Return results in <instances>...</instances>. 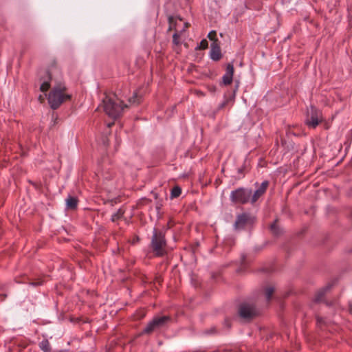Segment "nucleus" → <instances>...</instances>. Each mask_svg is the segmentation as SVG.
Instances as JSON below:
<instances>
[{
	"label": "nucleus",
	"mask_w": 352,
	"mask_h": 352,
	"mask_svg": "<svg viewBox=\"0 0 352 352\" xmlns=\"http://www.w3.org/2000/svg\"><path fill=\"white\" fill-rule=\"evenodd\" d=\"M142 96L138 93H134L133 97L128 99L127 103L120 100L116 94L106 95L102 101L103 110H124L125 108H134L140 103Z\"/></svg>",
	"instance_id": "1"
},
{
	"label": "nucleus",
	"mask_w": 352,
	"mask_h": 352,
	"mask_svg": "<svg viewBox=\"0 0 352 352\" xmlns=\"http://www.w3.org/2000/svg\"><path fill=\"white\" fill-rule=\"evenodd\" d=\"M166 240L162 230L154 228L151 241V248L157 256H163L166 254Z\"/></svg>",
	"instance_id": "2"
},
{
	"label": "nucleus",
	"mask_w": 352,
	"mask_h": 352,
	"mask_svg": "<svg viewBox=\"0 0 352 352\" xmlns=\"http://www.w3.org/2000/svg\"><path fill=\"white\" fill-rule=\"evenodd\" d=\"M65 91L64 86H58L52 89L48 96V102L52 109H56L61 104L71 99V95Z\"/></svg>",
	"instance_id": "3"
},
{
	"label": "nucleus",
	"mask_w": 352,
	"mask_h": 352,
	"mask_svg": "<svg viewBox=\"0 0 352 352\" xmlns=\"http://www.w3.org/2000/svg\"><path fill=\"white\" fill-rule=\"evenodd\" d=\"M251 195V189L241 187L230 192V200L234 204L244 205L250 202Z\"/></svg>",
	"instance_id": "4"
},
{
	"label": "nucleus",
	"mask_w": 352,
	"mask_h": 352,
	"mask_svg": "<svg viewBox=\"0 0 352 352\" xmlns=\"http://www.w3.org/2000/svg\"><path fill=\"white\" fill-rule=\"evenodd\" d=\"M169 320L170 318L166 316L154 317L153 319L146 324L141 334H151L155 331L164 327Z\"/></svg>",
	"instance_id": "5"
},
{
	"label": "nucleus",
	"mask_w": 352,
	"mask_h": 352,
	"mask_svg": "<svg viewBox=\"0 0 352 352\" xmlns=\"http://www.w3.org/2000/svg\"><path fill=\"white\" fill-rule=\"evenodd\" d=\"M258 310L252 303L243 302L239 306V315L243 319L251 320L258 315Z\"/></svg>",
	"instance_id": "6"
},
{
	"label": "nucleus",
	"mask_w": 352,
	"mask_h": 352,
	"mask_svg": "<svg viewBox=\"0 0 352 352\" xmlns=\"http://www.w3.org/2000/svg\"><path fill=\"white\" fill-rule=\"evenodd\" d=\"M322 121L323 117L320 111H307L305 122L308 127L315 129Z\"/></svg>",
	"instance_id": "7"
},
{
	"label": "nucleus",
	"mask_w": 352,
	"mask_h": 352,
	"mask_svg": "<svg viewBox=\"0 0 352 352\" xmlns=\"http://www.w3.org/2000/svg\"><path fill=\"white\" fill-rule=\"evenodd\" d=\"M252 222L251 217L248 213H242L236 217L234 227L236 230L243 229L245 226Z\"/></svg>",
	"instance_id": "8"
},
{
	"label": "nucleus",
	"mask_w": 352,
	"mask_h": 352,
	"mask_svg": "<svg viewBox=\"0 0 352 352\" xmlns=\"http://www.w3.org/2000/svg\"><path fill=\"white\" fill-rule=\"evenodd\" d=\"M269 185V182L267 181H264L261 183V186L257 188L254 192L251 195L250 197V203L254 204L257 200L264 195L266 192L267 186Z\"/></svg>",
	"instance_id": "9"
},
{
	"label": "nucleus",
	"mask_w": 352,
	"mask_h": 352,
	"mask_svg": "<svg viewBox=\"0 0 352 352\" xmlns=\"http://www.w3.org/2000/svg\"><path fill=\"white\" fill-rule=\"evenodd\" d=\"M234 66L232 63H228L226 69V74L223 76V82L225 85H228L232 82Z\"/></svg>",
	"instance_id": "10"
},
{
	"label": "nucleus",
	"mask_w": 352,
	"mask_h": 352,
	"mask_svg": "<svg viewBox=\"0 0 352 352\" xmlns=\"http://www.w3.org/2000/svg\"><path fill=\"white\" fill-rule=\"evenodd\" d=\"M210 58L215 61L220 60L221 58L220 47L215 41L211 44Z\"/></svg>",
	"instance_id": "11"
},
{
	"label": "nucleus",
	"mask_w": 352,
	"mask_h": 352,
	"mask_svg": "<svg viewBox=\"0 0 352 352\" xmlns=\"http://www.w3.org/2000/svg\"><path fill=\"white\" fill-rule=\"evenodd\" d=\"M109 118L113 119L112 122H107L108 128L111 127L114 124V120L118 119L122 116V111H106Z\"/></svg>",
	"instance_id": "12"
},
{
	"label": "nucleus",
	"mask_w": 352,
	"mask_h": 352,
	"mask_svg": "<svg viewBox=\"0 0 352 352\" xmlns=\"http://www.w3.org/2000/svg\"><path fill=\"white\" fill-rule=\"evenodd\" d=\"M66 206L67 209L75 210L78 206L77 198L72 196H69L66 199Z\"/></svg>",
	"instance_id": "13"
},
{
	"label": "nucleus",
	"mask_w": 352,
	"mask_h": 352,
	"mask_svg": "<svg viewBox=\"0 0 352 352\" xmlns=\"http://www.w3.org/2000/svg\"><path fill=\"white\" fill-rule=\"evenodd\" d=\"M47 116V118L50 119V126H54L58 123V115L57 111H49Z\"/></svg>",
	"instance_id": "14"
},
{
	"label": "nucleus",
	"mask_w": 352,
	"mask_h": 352,
	"mask_svg": "<svg viewBox=\"0 0 352 352\" xmlns=\"http://www.w3.org/2000/svg\"><path fill=\"white\" fill-rule=\"evenodd\" d=\"M328 289H329V287H326L322 288V289L319 290L316 293V294L314 297V302H321L323 300L324 294Z\"/></svg>",
	"instance_id": "15"
},
{
	"label": "nucleus",
	"mask_w": 352,
	"mask_h": 352,
	"mask_svg": "<svg viewBox=\"0 0 352 352\" xmlns=\"http://www.w3.org/2000/svg\"><path fill=\"white\" fill-rule=\"evenodd\" d=\"M39 347L43 352H51L52 351L51 345L47 339L43 340L39 343Z\"/></svg>",
	"instance_id": "16"
},
{
	"label": "nucleus",
	"mask_w": 352,
	"mask_h": 352,
	"mask_svg": "<svg viewBox=\"0 0 352 352\" xmlns=\"http://www.w3.org/2000/svg\"><path fill=\"white\" fill-rule=\"evenodd\" d=\"M181 194H182L181 188L178 186H174L171 190L170 197L172 199L178 197L180 196Z\"/></svg>",
	"instance_id": "17"
},
{
	"label": "nucleus",
	"mask_w": 352,
	"mask_h": 352,
	"mask_svg": "<svg viewBox=\"0 0 352 352\" xmlns=\"http://www.w3.org/2000/svg\"><path fill=\"white\" fill-rule=\"evenodd\" d=\"M274 292V288L273 287H267L265 289V294L267 298V300L269 301L271 299V297Z\"/></svg>",
	"instance_id": "18"
},
{
	"label": "nucleus",
	"mask_w": 352,
	"mask_h": 352,
	"mask_svg": "<svg viewBox=\"0 0 352 352\" xmlns=\"http://www.w3.org/2000/svg\"><path fill=\"white\" fill-rule=\"evenodd\" d=\"M124 214V212L120 209L116 213L113 214L111 216V221H116L120 219Z\"/></svg>",
	"instance_id": "19"
},
{
	"label": "nucleus",
	"mask_w": 352,
	"mask_h": 352,
	"mask_svg": "<svg viewBox=\"0 0 352 352\" xmlns=\"http://www.w3.org/2000/svg\"><path fill=\"white\" fill-rule=\"evenodd\" d=\"M270 229H271L272 232L274 235H278V234H280V229H279V228L276 225V221L274 222V223H272L271 225Z\"/></svg>",
	"instance_id": "20"
},
{
	"label": "nucleus",
	"mask_w": 352,
	"mask_h": 352,
	"mask_svg": "<svg viewBox=\"0 0 352 352\" xmlns=\"http://www.w3.org/2000/svg\"><path fill=\"white\" fill-rule=\"evenodd\" d=\"M216 36H217V32L214 30L210 32L208 34V38L210 41H213V42L215 41L216 43H217V39Z\"/></svg>",
	"instance_id": "21"
},
{
	"label": "nucleus",
	"mask_w": 352,
	"mask_h": 352,
	"mask_svg": "<svg viewBox=\"0 0 352 352\" xmlns=\"http://www.w3.org/2000/svg\"><path fill=\"white\" fill-rule=\"evenodd\" d=\"M208 43L206 39H203L200 43L197 49L199 50H205L208 47Z\"/></svg>",
	"instance_id": "22"
},
{
	"label": "nucleus",
	"mask_w": 352,
	"mask_h": 352,
	"mask_svg": "<svg viewBox=\"0 0 352 352\" xmlns=\"http://www.w3.org/2000/svg\"><path fill=\"white\" fill-rule=\"evenodd\" d=\"M50 87V85L48 82H43L42 85H41V91L43 92L47 91Z\"/></svg>",
	"instance_id": "23"
},
{
	"label": "nucleus",
	"mask_w": 352,
	"mask_h": 352,
	"mask_svg": "<svg viewBox=\"0 0 352 352\" xmlns=\"http://www.w3.org/2000/svg\"><path fill=\"white\" fill-rule=\"evenodd\" d=\"M179 38V35L177 33H175L173 36V43L176 45H178L180 44Z\"/></svg>",
	"instance_id": "24"
},
{
	"label": "nucleus",
	"mask_w": 352,
	"mask_h": 352,
	"mask_svg": "<svg viewBox=\"0 0 352 352\" xmlns=\"http://www.w3.org/2000/svg\"><path fill=\"white\" fill-rule=\"evenodd\" d=\"M29 284L32 286L37 287V286L41 285L43 284V280L39 279V280H37L35 281L30 282Z\"/></svg>",
	"instance_id": "25"
},
{
	"label": "nucleus",
	"mask_w": 352,
	"mask_h": 352,
	"mask_svg": "<svg viewBox=\"0 0 352 352\" xmlns=\"http://www.w3.org/2000/svg\"><path fill=\"white\" fill-rule=\"evenodd\" d=\"M215 332H216L215 327H211L210 329L205 331L204 333L205 334H212V333H214Z\"/></svg>",
	"instance_id": "26"
},
{
	"label": "nucleus",
	"mask_w": 352,
	"mask_h": 352,
	"mask_svg": "<svg viewBox=\"0 0 352 352\" xmlns=\"http://www.w3.org/2000/svg\"><path fill=\"white\" fill-rule=\"evenodd\" d=\"M173 16H169L168 17V21H169V23H170V27H169L168 30H172V23H173Z\"/></svg>",
	"instance_id": "27"
},
{
	"label": "nucleus",
	"mask_w": 352,
	"mask_h": 352,
	"mask_svg": "<svg viewBox=\"0 0 352 352\" xmlns=\"http://www.w3.org/2000/svg\"><path fill=\"white\" fill-rule=\"evenodd\" d=\"M7 297V294H0V300L1 301H3Z\"/></svg>",
	"instance_id": "28"
},
{
	"label": "nucleus",
	"mask_w": 352,
	"mask_h": 352,
	"mask_svg": "<svg viewBox=\"0 0 352 352\" xmlns=\"http://www.w3.org/2000/svg\"><path fill=\"white\" fill-rule=\"evenodd\" d=\"M16 282L18 283H25V280H16Z\"/></svg>",
	"instance_id": "29"
},
{
	"label": "nucleus",
	"mask_w": 352,
	"mask_h": 352,
	"mask_svg": "<svg viewBox=\"0 0 352 352\" xmlns=\"http://www.w3.org/2000/svg\"><path fill=\"white\" fill-rule=\"evenodd\" d=\"M103 144H104V145H107V144H108V140H104V141H103Z\"/></svg>",
	"instance_id": "30"
},
{
	"label": "nucleus",
	"mask_w": 352,
	"mask_h": 352,
	"mask_svg": "<svg viewBox=\"0 0 352 352\" xmlns=\"http://www.w3.org/2000/svg\"><path fill=\"white\" fill-rule=\"evenodd\" d=\"M47 73H48V76H49V77L51 78V74H50V72H48Z\"/></svg>",
	"instance_id": "31"
}]
</instances>
